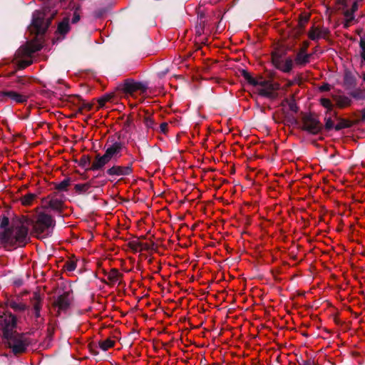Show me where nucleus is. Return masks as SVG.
I'll use <instances>...</instances> for the list:
<instances>
[{"label":"nucleus","instance_id":"obj_32","mask_svg":"<svg viewBox=\"0 0 365 365\" xmlns=\"http://www.w3.org/2000/svg\"><path fill=\"white\" fill-rule=\"evenodd\" d=\"M144 123L145 124V126L148 128H153L154 126V121L150 117L145 118Z\"/></svg>","mask_w":365,"mask_h":365},{"label":"nucleus","instance_id":"obj_35","mask_svg":"<svg viewBox=\"0 0 365 365\" xmlns=\"http://www.w3.org/2000/svg\"><path fill=\"white\" fill-rule=\"evenodd\" d=\"M348 0H336V3L340 6L339 9H344L348 6L347 4Z\"/></svg>","mask_w":365,"mask_h":365},{"label":"nucleus","instance_id":"obj_18","mask_svg":"<svg viewBox=\"0 0 365 365\" xmlns=\"http://www.w3.org/2000/svg\"><path fill=\"white\" fill-rule=\"evenodd\" d=\"M324 36L325 33L323 30L315 26H312L308 33L309 38L312 41H317Z\"/></svg>","mask_w":365,"mask_h":365},{"label":"nucleus","instance_id":"obj_37","mask_svg":"<svg viewBox=\"0 0 365 365\" xmlns=\"http://www.w3.org/2000/svg\"><path fill=\"white\" fill-rule=\"evenodd\" d=\"M309 46V42L305 41L303 42L302 46V47H301L299 51H306L307 52V50Z\"/></svg>","mask_w":365,"mask_h":365},{"label":"nucleus","instance_id":"obj_39","mask_svg":"<svg viewBox=\"0 0 365 365\" xmlns=\"http://www.w3.org/2000/svg\"><path fill=\"white\" fill-rule=\"evenodd\" d=\"M146 299H147V298H143V297H140V298H139V299H138V303H140V304L144 303L145 305H147V306H150V305L151 304V303H150V302H147V300H146Z\"/></svg>","mask_w":365,"mask_h":365},{"label":"nucleus","instance_id":"obj_56","mask_svg":"<svg viewBox=\"0 0 365 365\" xmlns=\"http://www.w3.org/2000/svg\"><path fill=\"white\" fill-rule=\"evenodd\" d=\"M336 130H339V129H340V127H339V126H336Z\"/></svg>","mask_w":365,"mask_h":365},{"label":"nucleus","instance_id":"obj_17","mask_svg":"<svg viewBox=\"0 0 365 365\" xmlns=\"http://www.w3.org/2000/svg\"><path fill=\"white\" fill-rule=\"evenodd\" d=\"M275 67L283 72H289L293 67V61L292 58H287L277 63L275 62Z\"/></svg>","mask_w":365,"mask_h":365},{"label":"nucleus","instance_id":"obj_31","mask_svg":"<svg viewBox=\"0 0 365 365\" xmlns=\"http://www.w3.org/2000/svg\"><path fill=\"white\" fill-rule=\"evenodd\" d=\"M112 98V96L110 95H107V96H105L102 98H101L99 100H98V103L100 105V106H103L105 105V103L109 101H110Z\"/></svg>","mask_w":365,"mask_h":365},{"label":"nucleus","instance_id":"obj_46","mask_svg":"<svg viewBox=\"0 0 365 365\" xmlns=\"http://www.w3.org/2000/svg\"><path fill=\"white\" fill-rule=\"evenodd\" d=\"M362 119L365 120V108L361 110Z\"/></svg>","mask_w":365,"mask_h":365},{"label":"nucleus","instance_id":"obj_5","mask_svg":"<svg viewBox=\"0 0 365 365\" xmlns=\"http://www.w3.org/2000/svg\"><path fill=\"white\" fill-rule=\"evenodd\" d=\"M41 48V46L36 41L28 42L21 46L16 53L19 67L22 69L31 65L32 55Z\"/></svg>","mask_w":365,"mask_h":365},{"label":"nucleus","instance_id":"obj_40","mask_svg":"<svg viewBox=\"0 0 365 365\" xmlns=\"http://www.w3.org/2000/svg\"><path fill=\"white\" fill-rule=\"evenodd\" d=\"M333 319L337 325H341L342 324V322L339 319L336 314L333 315Z\"/></svg>","mask_w":365,"mask_h":365},{"label":"nucleus","instance_id":"obj_47","mask_svg":"<svg viewBox=\"0 0 365 365\" xmlns=\"http://www.w3.org/2000/svg\"><path fill=\"white\" fill-rule=\"evenodd\" d=\"M363 304H361V306L363 307L364 309H365V298H363Z\"/></svg>","mask_w":365,"mask_h":365},{"label":"nucleus","instance_id":"obj_22","mask_svg":"<svg viewBox=\"0 0 365 365\" xmlns=\"http://www.w3.org/2000/svg\"><path fill=\"white\" fill-rule=\"evenodd\" d=\"M91 187L90 182L83 183V184H76L75 185L74 189L75 191L78 194H83L86 192L90 187Z\"/></svg>","mask_w":365,"mask_h":365},{"label":"nucleus","instance_id":"obj_28","mask_svg":"<svg viewBox=\"0 0 365 365\" xmlns=\"http://www.w3.org/2000/svg\"><path fill=\"white\" fill-rule=\"evenodd\" d=\"M320 103H321L322 106H323L329 111L332 110L334 106H333L331 101L329 99H328V98H322L320 100Z\"/></svg>","mask_w":365,"mask_h":365},{"label":"nucleus","instance_id":"obj_43","mask_svg":"<svg viewBox=\"0 0 365 365\" xmlns=\"http://www.w3.org/2000/svg\"><path fill=\"white\" fill-rule=\"evenodd\" d=\"M70 295V291H66L63 294H61L58 295V297H68Z\"/></svg>","mask_w":365,"mask_h":365},{"label":"nucleus","instance_id":"obj_27","mask_svg":"<svg viewBox=\"0 0 365 365\" xmlns=\"http://www.w3.org/2000/svg\"><path fill=\"white\" fill-rule=\"evenodd\" d=\"M70 185V179L67 178L56 185V188L58 190H66Z\"/></svg>","mask_w":365,"mask_h":365},{"label":"nucleus","instance_id":"obj_53","mask_svg":"<svg viewBox=\"0 0 365 365\" xmlns=\"http://www.w3.org/2000/svg\"><path fill=\"white\" fill-rule=\"evenodd\" d=\"M363 80L365 81V73L363 75Z\"/></svg>","mask_w":365,"mask_h":365},{"label":"nucleus","instance_id":"obj_25","mask_svg":"<svg viewBox=\"0 0 365 365\" xmlns=\"http://www.w3.org/2000/svg\"><path fill=\"white\" fill-rule=\"evenodd\" d=\"M36 301L34 303V309L33 314L34 316L38 318L40 317V311L41 309V299L42 298H35Z\"/></svg>","mask_w":365,"mask_h":365},{"label":"nucleus","instance_id":"obj_54","mask_svg":"<svg viewBox=\"0 0 365 365\" xmlns=\"http://www.w3.org/2000/svg\"><path fill=\"white\" fill-rule=\"evenodd\" d=\"M302 334H303L304 336H308V334H306V333H302Z\"/></svg>","mask_w":365,"mask_h":365},{"label":"nucleus","instance_id":"obj_8","mask_svg":"<svg viewBox=\"0 0 365 365\" xmlns=\"http://www.w3.org/2000/svg\"><path fill=\"white\" fill-rule=\"evenodd\" d=\"M71 302L70 298H53L51 302V312H55L56 317H59L61 313H66L69 309Z\"/></svg>","mask_w":365,"mask_h":365},{"label":"nucleus","instance_id":"obj_7","mask_svg":"<svg viewBox=\"0 0 365 365\" xmlns=\"http://www.w3.org/2000/svg\"><path fill=\"white\" fill-rule=\"evenodd\" d=\"M123 143L120 141L108 142L106 145L105 155L110 161L117 160L122 156Z\"/></svg>","mask_w":365,"mask_h":365},{"label":"nucleus","instance_id":"obj_51","mask_svg":"<svg viewBox=\"0 0 365 365\" xmlns=\"http://www.w3.org/2000/svg\"><path fill=\"white\" fill-rule=\"evenodd\" d=\"M313 306H317V301H315V302H314Z\"/></svg>","mask_w":365,"mask_h":365},{"label":"nucleus","instance_id":"obj_15","mask_svg":"<svg viewBox=\"0 0 365 365\" xmlns=\"http://www.w3.org/2000/svg\"><path fill=\"white\" fill-rule=\"evenodd\" d=\"M4 96L9 97L11 101L16 103H22L27 101L28 96L15 91L4 92Z\"/></svg>","mask_w":365,"mask_h":365},{"label":"nucleus","instance_id":"obj_45","mask_svg":"<svg viewBox=\"0 0 365 365\" xmlns=\"http://www.w3.org/2000/svg\"><path fill=\"white\" fill-rule=\"evenodd\" d=\"M302 365H312L309 361H303Z\"/></svg>","mask_w":365,"mask_h":365},{"label":"nucleus","instance_id":"obj_16","mask_svg":"<svg viewBox=\"0 0 365 365\" xmlns=\"http://www.w3.org/2000/svg\"><path fill=\"white\" fill-rule=\"evenodd\" d=\"M105 280L110 284H115L120 282L122 274L116 269H112L105 274Z\"/></svg>","mask_w":365,"mask_h":365},{"label":"nucleus","instance_id":"obj_48","mask_svg":"<svg viewBox=\"0 0 365 365\" xmlns=\"http://www.w3.org/2000/svg\"><path fill=\"white\" fill-rule=\"evenodd\" d=\"M155 304H160V301H159V299L158 298H156V299L155 300Z\"/></svg>","mask_w":365,"mask_h":365},{"label":"nucleus","instance_id":"obj_57","mask_svg":"<svg viewBox=\"0 0 365 365\" xmlns=\"http://www.w3.org/2000/svg\"><path fill=\"white\" fill-rule=\"evenodd\" d=\"M308 21V18H305L304 21L307 22Z\"/></svg>","mask_w":365,"mask_h":365},{"label":"nucleus","instance_id":"obj_24","mask_svg":"<svg viewBox=\"0 0 365 365\" xmlns=\"http://www.w3.org/2000/svg\"><path fill=\"white\" fill-rule=\"evenodd\" d=\"M114 345L115 341L111 340L110 339H106V340L99 341V346L103 351L108 350V349L114 346Z\"/></svg>","mask_w":365,"mask_h":365},{"label":"nucleus","instance_id":"obj_49","mask_svg":"<svg viewBox=\"0 0 365 365\" xmlns=\"http://www.w3.org/2000/svg\"><path fill=\"white\" fill-rule=\"evenodd\" d=\"M271 60L272 61H274V53L273 52L271 53Z\"/></svg>","mask_w":365,"mask_h":365},{"label":"nucleus","instance_id":"obj_42","mask_svg":"<svg viewBox=\"0 0 365 365\" xmlns=\"http://www.w3.org/2000/svg\"><path fill=\"white\" fill-rule=\"evenodd\" d=\"M330 89V86L329 84H324L320 87L321 91H328Z\"/></svg>","mask_w":365,"mask_h":365},{"label":"nucleus","instance_id":"obj_30","mask_svg":"<svg viewBox=\"0 0 365 365\" xmlns=\"http://www.w3.org/2000/svg\"><path fill=\"white\" fill-rule=\"evenodd\" d=\"M359 46L361 48V56L362 59L365 61V39L361 38L359 42Z\"/></svg>","mask_w":365,"mask_h":365},{"label":"nucleus","instance_id":"obj_34","mask_svg":"<svg viewBox=\"0 0 365 365\" xmlns=\"http://www.w3.org/2000/svg\"><path fill=\"white\" fill-rule=\"evenodd\" d=\"M325 120H326L325 125L327 129H331L334 127V123L332 121V120L331 119V118H326Z\"/></svg>","mask_w":365,"mask_h":365},{"label":"nucleus","instance_id":"obj_58","mask_svg":"<svg viewBox=\"0 0 365 365\" xmlns=\"http://www.w3.org/2000/svg\"><path fill=\"white\" fill-rule=\"evenodd\" d=\"M353 97L356 98V95L355 94H351Z\"/></svg>","mask_w":365,"mask_h":365},{"label":"nucleus","instance_id":"obj_12","mask_svg":"<svg viewBox=\"0 0 365 365\" xmlns=\"http://www.w3.org/2000/svg\"><path fill=\"white\" fill-rule=\"evenodd\" d=\"M132 173L131 166L114 165L107 170V174L110 176H125Z\"/></svg>","mask_w":365,"mask_h":365},{"label":"nucleus","instance_id":"obj_23","mask_svg":"<svg viewBox=\"0 0 365 365\" xmlns=\"http://www.w3.org/2000/svg\"><path fill=\"white\" fill-rule=\"evenodd\" d=\"M344 15L345 17L344 23V27L348 28L350 26L351 22L354 19V14L352 12H349V10H346L344 12Z\"/></svg>","mask_w":365,"mask_h":365},{"label":"nucleus","instance_id":"obj_41","mask_svg":"<svg viewBox=\"0 0 365 365\" xmlns=\"http://www.w3.org/2000/svg\"><path fill=\"white\" fill-rule=\"evenodd\" d=\"M88 162H89V160L88 158H83L82 159H81L80 165L81 166H85L86 165V163H88Z\"/></svg>","mask_w":365,"mask_h":365},{"label":"nucleus","instance_id":"obj_13","mask_svg":"<svg viewBox=\"0 0 365 365\" xmlns=\"http://www.w3.org/2000/svg\"><path fill=\"white\" fill-rule=\"evenodd\" d=\"M109 162L110 160L105 154L103 155L98 154L93 161L90 169L93 171L101 170Z\"/></svg>","mask_w":365,"mask_h":365},{"label":"nucleus","instance_id":"obj_20","mask_svg":"<svg viewBox=\"0 0 365 365\" xmlns=\"http://www.w3.org/2000/svg\"><path fill=\"white\" fill-rule=\"evenodd\" d=\"M37 195L34 193H28L22 196L20 199L21 204L24 206H29L32 205L34 201L36 199Z\"/></svg>","mask_w":365,"mask_h":365},{"label":"nucleus","instance_id":"obj_26","mask_svg":"<svg viewBox=\"0 0 365 365\" xmlns=\"http://www.w3.org/2000/svg\"><path fill=\"white\" fill-rule=\"evenodd\" d=\"M76 263L77 262L75 259H71L65 263L64 269L68 272H73L76 268Z\"/></svg>","mask_w":365,"mask_h":365},{"label":"nucleus","instance_id":"obj_55","mask_svg":"<svg viewBox=\"0 0 365 365\" xmlns=\"http://www.w3.org/2000/svg\"><path fill=\"white\" fill-rule=\"evenodd\" d=\"M168 302H174V300H173V299H168Z\"/></svg>","mask_w":365,"mask_h":365},{"label":"nucleus","instance_id":"obj_38","mask_svg":"<svg viewBox=\"0 0 365 365\" xmlns=\"http://www.w3.org/2000/svg\"><path fill=\"white\" fill-rule=\"evenodd\" d=\"M9 220L7 218H4L2 220V221L0 223V227L4 228L8 225Z\"/></svg>","mask_w":365,"mask_h":365},{"label":"nucleus","instance_id":"obj_9","mask_svg":"<svg viewBox=\"0 0 365 365\" xmlns=\"http://www.w3.org/2000/svg\"><path fill=\"white\" fill-rule=\"evenodd\" d=\"M120 89L124 93L133 96L138 91L145 92L146 86L142 83L136 82L132 79H127L120 86Z\"/></svg>","mask_w":365,"mask_h":365},{"label":"nucleus","instance_id":"obj_44","mask_svg":"<svg viewBox=\"0 0 365 365\" xmlns=\"http://www.w3.org/2000/svg\"><path fill=\"white\" fill-rule=\"evenodd\" d=\"M275 361H277L278 363H281L282 361V356L280 354L277 355L276 359H275Z\"/></svg>","mask_w":365,"mask_h":365},{"label":"nucleus","instance_id":"obj_50","mask_svg":"<svg viewBox=\"0 0 365 365\" xmlns=\"http://www.w3.org/2000/svg\"><path fill=\"white\" fill-rule=\"evenodd\" d=\"M347 309H348V310H349V311H351V312H352L351 308V307H349H349H347Z\"/></svg>","mask_w":365,"mask_h":365},{"label":"nucleus","instance_id":"obj_2","mask_svg":"<svg viewBox=\"0 0 365 365\" xmlns=\"http://www.w3.org/2000/svg\"><path fill=\"white\" fill-rule=\"evenodd\" d=\"M29 217L22 216L12 222L7 229L0 232V242L6 247H24L29 241Z\"/></svg>","mask_w":365,"mask_h":365},{"label":"nucleus","instance_id":"obj_21","mask_svg":"<svg viewBox=\"0 0 365 365\" xmlns=\"http://www.w3.org/2000/svg\"><path fill=\"white\" fill-rule=\"evenodd\" d=\"M69 31V19L64 18L58 26V32L61 34H66Z\"/></svg>","mask_w":365,"mask_h":365},{"label":"nucleus","instance_id":"obj_1","mask_svg":"<svg viewBox=\"0 0 365 365\" xmlns=\"http://www.w3.org/2000/svg\"><path fill=\"white\" fill-rule=\"evenodd\" d=\"M16 317L11 312L0 311V331L4 344L10 348L14 355L24 353L29 342L23 333L16 331Z\"/></svg>","mask_w":365,"mask_h":365},{"label":"nucleus","instance_id":"obj_19","mask_svg":"<svg viewBox=\"0 0 365 365\" xmlns=\"http://www.w3.org/2000/svg\"><path fill=\"white\" fill-rule=\"evenodd\" d=\"M310 55L307 54L306 51H299L297 54L295 62L297 64L304 66L309 63Z\"/></svg>","mask_w":365,"mask_h":365},{"label":"nucleus","instance_id":"obj_59","mask_svg":"<svg viewBox=\"0 0 365 365\" xmlns=\"http://www.w3.org/2000/svg\"><path fill=\"white\" fill-rule=\"evenodd\" d=\"M275 337L278 335L276 332L274 333Z\"/></svg>","mask_w":365,"mask_h":365},{"label":"nucleus","instance_id":"obj_29","mask_svg":"<svg viewBox=\"0 0 365 365\" xmlns=\"http://www.w3.org/2000/svg\"><path fill=\"white\" fill-rule=\"evenodd\" d=\"M10 307L15 311H23L25 309V305L21 303H16L14 302H10Z\"/></svg>","mask_w":365,"mask_h":365},{"label":"nucleus","instance_id":"obj_6","mask_svg":"<svg viewBox=\"0 0 365 365\" xmlns=\"http://www.w3.org/2000/svg\"><path fill=\"white\" fill-rule=\"evenodd\" d=\"M46 9L36 11L33 14L31 26L36 29L37 34H43L50 24L51 19H46Z\"/></svg>","mask_w":365,"mask_h":365},{"label":"nucleus","instance_id":"obj_52","mask_svg":"<svg viewBox=\"0 0 365 365\" xmlns=\"http://www.w3.org/2000/svg\"><path fill=\"white\" fill-rule=\"evenodd\" d=\"M207 297L201 298V300H205V301H206V300H207Z\"/></svg>","mask_w":365,"mask_h":365},{"label":"nucleus","instance_id":"obj_36","mask_svg":"<svg viewBox=\"0 0 365 365\" xmlns=\"http://www.w3.org/2000/svg\"><path fill=\"white\" fill-rule=\"evenodd\" d=\"M168 124L167 123H163L160 125V130L161 133L165 134L168 132Z\"/></svg>","mask_w":365,"mask_h":365},{"label":"nucleus","instance_id":"obj_10","mask_svg":"<svg viewBox=\"0 0 365 365\" xmlns=\"http://www.w3.org/2000/svg\"><path fill=\"white\" fill-rule=\"evenodd\" d=\"M42 207L45 209H51L55 211H60L63 205L61 197L57 195H49L41 200Z\"/></svg>","mask_w":365,"mask_h":365},{"label":"nucleus","instance_id":"obj_11","mask_svg":"<svg viewBox=\"0 0 365 365\" xmlns=\"http://www.w3.org/2000/svg\"><path fill=\"white\" fill-rule=\"evenodd\" d=\"M303 128L310 133L317 134L321 130V125L317 119L312 116H305L303 120Z\"/></svg>","mask_w":365,"mask_h":365},{"label":"nucleus","instance_id":"obj_33","mask_svg":"<svg viewBox=\"0 0 365 365\" xmlns=\"http://www.w3.org/2000/svg\"><path fill=\"white\" fill-rule=\"evenodd\" d=\"M80 20V14L78 12V9H76L73 12L72 23L76 24Z\"/></svg>","mask_w":365,"mask_h":365},{"label":"nucleus","instance_id":"obj_4","mask_svg":"<svg viewBox=\"0 0 365 365\" xmlns=\"http://www.w3.org/2000/svg\"><path fill=\"white\" fill-rule=\"evenodd\" d=\"M243 76L246 81L255 88V91L262 96L272 98L274 93L272 78L264 77L254 78L249 73L244 71Z\"/></svg>","mask_w":365,"mask_h":365},{"label":"nucleus","instance_id":"obj_14","mask_svg":"<svg viewBox=\"0 0 365 365\" xmlns=\"http://www.w3.org/2000/svg\"><path fill=\"white\" fill-rule=\"evenodd\" d=\"M332 98L336 103L337 107L344 108L348 107L351 103V100L349 97L341 94L332 95Z\"/></svg>","mask_w":365,"mask_h":365},{"label":"nucleus","instance_id":"obj_3","mask_svg":"<svg viewBox=\"0 0 365 365\" xmlns=\"http://www.w3.org/2000/svg\"><path fill=\"white\" fill-rule=\"evenodd\" d=\"M29 225L33 227V232L38 238L48 236L55 225L52 217L45 212H40L34 217H29Z\"/></svg>","mask_w":365,"mask_h":365}]
</instances>
